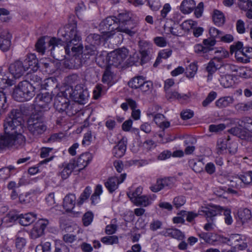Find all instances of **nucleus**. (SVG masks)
Segmentation results:
<instances>
[{
    "label": "nucleus",
    "instance_id": "1",
    "mask_svg": "<svg viewBox=\"0 0 252 252\" xmlns=\"http://www.w3.org/2000/svg\"><path fill=\"white\" fill-rule=\"evenodd\" d=\"M58 38L52 37L50 39L47 47L45 45L44 37L38 39L35 45L36 51L41 55L44 54L46 50L50 51L55 59L60 60L55 52L56 49L59 48V45H63L65 52L68 55L70 54V49L73 52L80 50L81 47L79 45L80 34L77 30V21L74 16L70 17L68 24L58 30Z\"/></svg>",
    "mask_w": 252,
    "mask_h": 252
},
{
    "label": "nucleus",
    "instance_id": "2",
    "mask_svg": "<svg viewBox=\"0 0 252 252\" xmlns=\"http://www.w3.org/2000/svg\"><path fill=\"white\" fill-rule=\"evenodd\" d=\"M23 114L20 109H12L4 120V133L0 136V149H20L26 143L23 131Z\"/></svg>",
    "mask_w": 252,
    "mask_h": 252
},
{
    "label": "nucleus",
    "instance_id": "3",
    "mask_svg": "<svg viewBox=\"0 0 252 252\" xmlns=\"http://www.w3.org/2000/svg\"><path fill=\"white\" fill-rule=\"evenodd\" d=\"M34 95L35 87L27 80L19 82L13 93V98L20 102L30 100Z\"/></svg>",
    "mask_w": 252,
    "mask_h": 252
},
{
    "label": "nucleus",
    "instance_id": "4",
    "mask_svg": "<svg viewBox=\"0 0 252 252\" xmlns=\"http://www.w3.org/2000/svg\"><path fill=\"white\" fill-rule=\"evenodd\" d=\"M28 129L34 137H37L43 134L47 129L43 115L35 113L31 116L27 122Z\"/></svg>",
    "mask_w": 252,
    "mask_h": 252
},
{
    "label": "nucleus",
    "instance_id": "5",
    "mask_svg": "<svg viewBox=\"0 0 252 252\" xmlns=\"http://www.w3.org/2000/svg\"><path fill=\"white\" fill-rule=\"evenodd\" d=\"M54 106L58 111L65 112L69 117L75 115L78 111L74 103L70 104L67 98L61 95H57L55 97Z\"/></svg>",
    "mask_w": 252,
    "mask_h": 252
},
{
    "label": "nucleus",
    "instance_id": "6",
    "mask_svg": "<svg viewBox=\"0 0 252 252\" xmlns=\"http://www.w3.org/2000/svg\"><path fill=\"white\" fill-rule=\"evenodd\" d=\"M116 20H118V32H125L129 35H133L134 32L132 30L135 27V23L131 20V13L129 11H125L119 13Z\"/></svg>",
    "mask_w": 252,
    "mask_h": 252
},
{
    "label": "nucleus",
    "instance_id": "7",
    "mask_svg": "<svg viewBox=\"0 0 252 252\" xmlns=\"http://www.w3.org/2000/svg\"><path fill=\"white\" fill-rule=\"evenodd\" d=\"M100 31L103 36L109 38L115 33V30L118 31L116 24V17L110 16L103 20L99 25Z\"/></svg>",
    "mask_w": 252,
    "mask_h": 252
},
{
    "label": "nucleus",
    "instance_id": "8",
    "mask_svg": "<svg viewBox=\"0 0 252 252\" xmlns=\"http://www.w3.org/2000/svg\"><path fill=\"white\" fill-rule=\"evenodd\" d=\"M53 96L48 92L38 94L35 97L36 108L39 114L48 111L50 109V104Z\"/></svg>",
    "mask_w": 252,
    "mask_h": 252
},
{
    "label": "nucleus",
    "instance_id": "9",
    "mask_svg": "<svg viewBox=\"0 0 252 252\" xmlns=\"http://www.w3.org/2000/svg\"><path fill=\"white\" fill-rule=\"evenodd\" d=\"M128 53V50L125 48L114 51L109 54V64L118 67L123 63L127 57Z\"/></svg>",
    "mask_w": 252,
    "mask_h": 252
},
{
    "label": "nucleus",
    "instance_id": "10",
    "mask_svg": "<svg viewBox=\"0 0 252 252\" xmlns=\"http://www.w3.org/2000/svg\"><path fill=\"white\" fill-rule=\"evenodd\" d=\"M89 94L88 90L84 89L81 85H76L73 89H72L70 93V96L75 102L81 104L87 103Z\"/></svg>",
    "mask_w": 252,
    "mask_h": 252
},
{
    "label": "nucleus",
    "instance_id": "11",
    "mask_svg": "<svg viewBox=\"0 0 252 252\" xmlns=\"http://www.w3.org/2000/svg\"><path fill=\"white\" fill-rule=\"evenodd\" d=\"M80 40H81V38L80 37ZM80 41H79V45L81 47L80 50H78L77 52H73L71 49H70V52L75 53V55L80 51H82L81 57L80 58L81 63H85L88 59H89L91 57H94L97 53V51L96 50V47L95 46H93V45H86L85 46L84 49L83 50V46L80 44Z\"/></svg>",
    "mask_w": 252,
    "mask_h": 252
},
{
    "label": "nucleus",
    "instance_id": "12",
    "mask_svg": "<svg viewBox=\"0 0 252 252\" xmlns=\"http://www.w3.org/2000/svg\"><path fill=\"white\" fill-rule=\"evenodd\" d=\"M222 207L216 205H208L205 207H202L199 210L200 215H204L208 221L209 220H213L214 218L218 215L221 214Z\"/></svg>",
    "mask_w": 252,
    "mask_h": 252
},
{
    "label": "nucleus",
    "instance_id": "13",
    "mask_svg": "<svg viewBox=\"0 0 252 252\" xmlns=\"http://www.w3.org/2000/svg\"><path fill=\"white\" fill-rule=\"evenodd\" d=\"M126 174H120L119 177L114 176L109 178L104 185L110 193H112L118 188L119 184L123 182L126 179Z\"/></svg>",
    "mask_w": 252,
    "mask_h": 252
},
{
    "label": "nucleus",
    "instance_id": "14",
    "mask_svg": "<svg viewBox=\"0 0 252 252\" xmlns=\"http://www.w3.org/2000/svg\"><path fill=\"white\" fill-rule=\"evenodd\" d=\"M176 181L175 179L172 177H166L163 179L158 180L156 184L150 187L151 190L157 192L164 188H171L173 186Z\"/></svg>",
    "mask_w": 252,
    "mask_h": 252
},
{
    "label": "nucleus",
    "instance_id": "15",
    "mask_svg": "<svg viewBox=\"0 0 252 252\" xmlns=\"http://www.w3.org/2000/svg\"><path fill=\"white\" fill-rule=\"evenodd\" d=\"M48 223L49 221L47 220H39L31 231V238L35 239L40 237L43 234Z\"/></svg>",
    "mask_w": 252,
    "mask_h": 252
},
{
    "label": "nucleus",
    "instance_id": "16",
    "mask_svg": "<svg viewBox=\"0 0 252 252\" xmlns=\"http://www.w3.org/2000/svg\"><path fill=\"white\" fill-rule=\"evenodd\" d=\"M8 69L10 73L15 78H19L27 71L23 62L20 60H17L10 64Z\"/></svg>",
    "mask_w": 252,
    "mask_h": 252
},
{
    "label": "nucleus",
    "instance_id": "17",
    "mask_svg": "<svg viewBox=\"0 0 252 252\" xmlns=\"http://www.w3.org/2000/svg\"><path fill=\"white\" fill-rule=\"evenodd\" d=\"M93 155L89 152H85L82 154L77 160V169L75 171L80 172L85 168L92 160Z\"/></svg>",
    "mask_w": 252,
    "mask_h": 252
},
{
    "label": "nucleus",
    "instance_id": "18",
    "mask_svg": "<svg viewBox=\"0 0 252 252\" xmlns=\"http://www.w3.org/2000/svg\"><path fill=\"white\" fill-rule=\"evenodd\" d=\"M12 35L7 31L2 32L0 35V49L7 52L11 45Z\"/></svg>",
    "mask_w": 252,
    "mask_h": 252
},
{
    "label": "nucleus",
    "instance_id": "19",
    "mask_svg": "<svg viewBox=\"0 0 252 252\" xmlns=\"http://www.w3.org/2000/svg\"><path fill=\"white\" fill-rule=\"evenodd\" d=\"M23 63L27 70L29 68L32 70H36L38 68V60L34 54H28Z\"/></svg>",
    "mask_w": 252,
    "mask_h": 252
},
{
    "label": "nucleus",
    "instance_id": "20",
    "mask_svg": "<svg viewBox=\"0 0 252 252\" xmlns=\"http://www.w3.org/2000/svg\"><path fill=\"white\" fill-rule=\"evenodd\" d=\"M126 139L123 138L119 141L118 144L115 146L112 150V153L116 158H120L125 154L126 149Z\"/></svg>",
    "mask_w": 252,
    "mask_h": 252
},
{
    "label": "nucleus",
    "instance_id": "21",
    "mask_svg": "<svg viewBox=\"0 0 252 252\" xmlns=\"http://www.w3.org/2000/svg\"><path fill=\"white\" fill-rule=\"evenodd\" d=\"M76 198L74 194L68 193L65 196L63 199V206L67 212L72 211L76 204Z\"/></svg>",
    "mask_w": 252,
    "mask_h": 252
},
{
    "label": "nucleus",
    "instance_id": "22",
    "mask_svg": "<svg viewBox=\"0 0 252 252\" xmlns=\"http://www.w3.org/2000/svg\"><path fill=\"white\" fill-rule=\"evenodd\" d=\"M165 96L168 100L171 101L176 99L186 100L191 96V94L189 92L186 94H181L176 91H169L165 92Z\"/></svg>",
    "mask_w": 252,
    "mask_h": 252
},
{
    "label": "nucleus",
    "instance_id": "23",
    "mask_svg": "<svg viewBox=\"0 0 252 252\" xmlns=\"http://www.w3.org/2000/svg\"><path fill=\"white\" fill-rule=\"evenodd\" d=\"M156 196L155 194L149 195H142L135 199L133 202L136 206H142L147 207L152 204V202L156 199Z\"/></svg>",
    "mask_w": 252,
    "mask_h": 252
},
{
    "label": "nucleus",
    "instance_id": "24",
    "mask_svg": "<svg viewBox=\"0 0 252 252\" xmlns=\"http://www.w3.org/2000/svg\"><path fill=\"white\" fill-rule=\"evenodd\" d=\"M206 70L208 72V80H212L213 74L217 70H219L220 74L224 73L221 71L220 64H216L213 61H210L207 63L206 67Z\"/></svg>",
    "mask_w": 252,
    "mask_h": 252
},
{
    "label": "nucleus",
    "instance_id": "25",
    "mask_svg": "<svg viewBox=\"0 0 252 252\" xmlns=\"http://www.w3.org/2000/svg\"><path fill=\"white\" fill-rule=\"evenodd\" d=\"M219 80L221 85L224 88H229L235 84L234 76L230 74L220 73Z\"/></svg>",
    "mask_w": 252,
    "mask_h": 252
},
{
    "label": "nucleus",
    "instance_id": "26",
    "mask_svg": "<svg viewBox=\"0 0 252 252\" xmlns=\"http://www.w3.org/2000/svg\"><path fill=\"white\" fill-rule=\"evenodd\" d=\"M36 219V215L33 213L20 214L19 223L23 226H28L32 223Z\"/></svg>",
    "mask_w": 252,
    "mask_h": 252
},
{
    "label": "nucleus",
    "instance_id": "27",
    "mask_svg": "<svg viewBox=\"0 0 252 252\" xmlns=\"http://www.w3.org/2000/svg\"><path fill=\"white\" fill-rule=\"evenodd\" d=\"M195 6L193 0H184L180 5V10L184 14H189L193 10Z\"/></svg>",
    "mask_w": 252,
    "mask_h": 252
},
{
    "label": "nucleus",
    "instance_id": "28",
    "mask_svg": "<svg viewBox=\"0 0 252 252\" xmlns=\"http://www.w3.org/2000/svg\"><path fill=\"white\" fill-rule=\"evenodd\" d=\"M233 97L230 96L221 97L215 102V105L219 108H223L229 106L234 102Z\"/></svg>",
    "mask_w": 252,
    "mask_h": 252
},
{
    "label": "nucleus",
    "instance_id": "29",
    "mask_svg": "<svg viewBox=\"0 0 252 252\" xmlns=\"http://www.w3.org/2000/svg\"><path fill=\"white\" fill-rule=\"evenodd\" d=\"M237 216L242 224L247 222L252 217L251 211L247 208H241L238 210Z\"/></svg>",
    "mask_w": 252,
    "mask_h": 252
},
{
    "label": "nucleus",
    "instance_id": "30",
    "mask_svg": "<svg viewBox=\"0 0 252 252\" xmlns=\"http://www.w3.org/2000/svg\"><path fill=\"white\" fill-rule=\"evenodd\" d=\"M103 192L102 186L97 185L95 188L93 194L91 196V204L95 205L99 203L100 200V196Z\"/></svg>",
    "mask_w": 252,
    "mask_h": 252
},
{
    "label": "nucleus",
    "instance_id": "31",
    "mask_svg": "<svg viewBox=\"0 0 252 252\" xmlns=\"http://www.w3.org/2000/svg\"><path fill=\"white\" fill-rule=\"evenodd\" d=\"M35 174H24L19 179V186L26 185L29 184L36 182L38 177H35Z\"/></svg>",
    "mask_w": 252,
    "mask_h": 252
},
{
    "label": "nucleus",
    "instance_id": "32",
    "mask_svg": "<svg viewBox=\"0 0 252 252\" xmlns=\"http://www.w3.org/2000/svg\"><path fill=\"white\" fill-rule=\"evenodd\" d=\"M243 46V43L241 41H238L231 45L230 47V53L232 54L235 52V57L237 58L238 61L241 62L243 61V58L239 57L238 55L239 54V53H241L242 49L244 48Z\"/></svg>",
    "mask_w": 252,
    "mask_h": 252
},
{
    "label": "nucleus",
    "instance_id": "33",
    "mask_svg": "<svg viewBox=\"0 0 252 252\" xmlns=\"http://www.w3.org/2000/svg\"><path fill=\"white\" fill-rule=\"evenodd\" d=\"M92 192L91 188L90 186L86 187L77 200V205L78 206H81L86 200L88 199Z\"/></svg>",
    "mask_w": 252,
    "mask_h": 252
},
{
    "label": "nucleus",
    "instance_id": "34",
    "mask_svg": "<svg viewBox=\"0 0 252 252\" xmlns=\"http://www.w3.org/2000/svg\"><path fill=\"white\" fill-rule=\"evenodd\" d=\"M165 235L179 240H182L185 237L184 234L180 230L176 228L167 229Z\"/></svg>",
    "mask_w": 252,
    "mask_h": 252
},
{
    "label": "nucleus",
    "instance_id": "35",
    "mask_svg": "<svg viewBox=\"0 0 252 252\" xmlns=\"http://www.w3.org/2000/svg\"><path fill=\"white\" fill-rule=\"evenodd\" d=\"M53 150V148H48V147H42L40 149V156L41 158H46L42 161H40V164H46L49 161H51L53 158L54 156H52L49 158H47L49 155V153L52 152Z\"/></svg>",
    "mask_w": 252,
    "mask_h": 252
},
{
    "label": "nucleus",
    "instance_id": "36",
    "mask_svg": "<svg viewBox=\"0 0 252 252\" xmlns=\"http://www.w3.org/2000/svg\"><path fill=\"white\" fill-rule=\"evenodd\" d=\"M213 19L217 26H221L225 22V17L222 12L218 10H215L213 15Z\"/></svg>",
    "mask_w": 252,
    "mask_h": 252
},
{
    "label": "nucleus",
    "instance_id": "37",
    "mask_svg": "<svg viewBox=\"0 0 252 252\" xmlns=\"http://www.w3.org/2000/svg\"><path fill=\"white\" fill-rule=\"evenodd\" d=\"M144 80L145 78L144 77L141 76H137L130 80L128 82V85L129 87L132 89H140Z\"/></svg>",
    "mask_w": 252,
    "mask_h": 252
},
{
    "label": "nucleus",
    "instance_id": "38",
    "mask_svg": "<svg viewBox=\"0 0 252 252\" xmlns=\"http://www.w3.org/2000/svg\"><path fill=\"white\" fill-rule=\"evenodd\" d=\"M14 81L10 79L6 75L0 73V90H3L9 86H12L14 84Z\"/></svg>",
    "mask_w": 252,
    "mask_h": 252
},
{
    "label": "nucleus",
    "instance_id": "39",
    "mask_svg": "<svg viewBox=\"0 0 252 252\" xmlns=\"http://www.w3.org/2000/svg\"><path fill=\"white\" fill-rule=\"evenodd\" d=\"M241 124L239 125L243 126L245 129L252 133V118L250 117H243L240 120Z\"/></svg>",
    "mask_w": 252,
    "mask_h": 252
},
{
    "label": "nucleus",
    "instance_id": "40",
    "mask_svg": "<svg viewBox=\"0 0 252 252\" xmlns=\"http://www.w3.org/2000/svg\"><path fill=\"white\" fill-rule=\"evenodd\" d=\"M86 41L89 43V45H93L96 47L100 43L101 36L98 34L91 33L87 37Z\"/></svg>",
    "mask_w": 252,
    "mask_h": 252
},
{
    "label": "nucleus",
    "instance_id": "41",
    "mask_svg": "<svg viewBox=\"0 0 252 252\" xmlns=\"http://www.w3.org/2000/svg\"><path fill=\"white\" fill-rule=\"evenodd\" d=\"M221 71L223 74H229L233 72H237L238 67L234 64L230 63H221L220 64Z\"/></svg>",
    "mask_w": 252,
    "mask_h": 252
},
{
    "label": "nucleus",
    "instance_id": "42",
    "mask_svg": "<svg viewBox=\"0 0 252 252\" xmlns=\"http://www.w3.org/2000/svg\"><path fill=\"white\" fill-rule=\"evenodd\" d=\"M178 215H181L186 217V220L189 222H191L193 221L194 219L196 218L198 215H200L199 214V210L198 213H195L194 212H187L186 211H181L178 214Z\"/></svg>",
    "mask_w": 252,
    "mask_h": 252
},
{
    "label": "nucleus",
    "instance_id": "43",
    "mask_svg": "<svg viewBox=\"0 0 252 252\" xmlns=\"http://www.w3.org/2000/svg\"><path fill=\"white\" fill-rule=\"evenodd\" d=\"M143 189L141 187H137L134 191H129L127 193V195L130 199L134 202L137 198L140 197L142 193Z\"/></svg>",
    "mask_w": 252,
    "mask_h": 252
},
{
    "label": "nucleus",
    "instance_id": "44",
    "mask_svg": "<svg viewBox=\"0 0 252 252\" xmlns=\"http://www.w3.org/2000/svg\"><path fill=\"white\" fill-rule=\"evenodd\" d=\"M113 79V73L110 70V67L107 66L102 76V81L103 83L109 84Z\"/></svg>",
    "mask_w": 252,
    "mask_h": 252
},
{
    "label": "nucleus",
    "instance_id": "45",
    "mask_svg": "<svg viewBox=\"0 0 252 252\" xmlns=\"http://www.w3.org/2000/svg\"><path fill=\"white\" fill-rule=\"evenodd\" d=\"M198 67L197 63H191L187 68L186 75L188 78H192L196 74Z\"/></svg>",
    "mask_w": 252,
    "mask_h": 252
},
{
    "label": "nucleus",
    "instance_id": "46",
    "mask_svg": "<svg viewBox=\"0 0 252 252\" xmlns=\"http://www.w3.org/2000/svg\"><path fill=\"white\" fill-rule=\"evenodd\" d=\"M101 242L106 245L117 244L119 242L118 237L115 235L107 236L101 238Z\"/></svg>",
    "mask_w": 252,
    "mask_h": 252
},
{
    "label": "nucleus",
    "instance_id": "47",
    "mask_svg": "<svg viewBox=\"0 0 252 252\" xmlns=\"http://www.w3.org/2000/svg\"><path fill=\"white\" fill-rule=\"evenodd\" d=\"M139 45L140 46V52H151L152 51V45L149 42L140 41Z\"/></svg>",
    "mask_w": 252,
    "mask_h": 252
},
{
    "label": "nucleus",
    "instance_id": "48",
    "mask_svg": "<svg viewBox=\"0 0 252 252\" xmlns=\"http://www.w3.org/2000/svg\"><path fill=\"white\" fill-rule=\"evenodd\" d=\"M94 218V214L91 211L85 213L82 217V221L84 226H88L91 224Z\"/></svg>",
    "mask_w": 252,
    "mask_h": 252
},
{
    "label": "nucleus",
    "instance_id": "49",
    "mask_svg": "<svg viewBox=\"0 0 252 252\" xmlns=\"http://www.w3.org/2000/svg\"><path fill=\"white\" fill-rule=\"evenodd\" d=\"M217 94L214 91H211L209 93L205 100L202 102V105L204 107L209 105L217 97Z\"/></svg>",
    "mask_w": 252,
    "mask_h": 252
},
{
    "label": "nucleus",
    "instance_id": "50",
    "mask_svg": "<svg viewBox=\"0 0 252 252\" xmlns=\"http://www.w3.org/2000/svg\"><path fill=\"white\" fill-rule=\"evenodd\" d=\"M20 214H18L16 212H9L5 217V220L9 222H13L17 220H19L20 222Z\"/></svg>",
    "mask_w": 252,
    "mask_h": 252
},
{
    "label": "nucleus",
    "instance_id": "51",
    "mask_svg": "<svg viewBox=\"0 0 252 252\" xmlns=\"http://www.w3.org/2000/svg\"><path fill=\"white\" fill-rule=\"evenodd\" d=\"M238 74L241 77L250 78L252 77V70L248 68L242 67L239 69Z\"/></svg>",
    "mask_w": 252,
    "mask_h": 252
},
{
    "label": "nucleus",
    "instance_id": "52",
    "mask_svg": "<svg viewBox=\"0 0 252 252\" xmlns=\"http://www.w3.org/2000/svg\"><path fill=\"white\" fill-rule=\"evenodd\" d=\"M224 216V220L225 223L227 225H230L233 222L232 218L231 216V210L228 208H222L221 213Z\"/></svg>",
    "mask_w": 252,
    "mask_h": 252
},
{
    "label": "nucleus",
    "instance_id": "53",
    "mask_svg": "<svg viewBox=\"0 0 252 252\" xmlns=\"http://www.w3.org/2000/svg\"><path fill=\"white\" fill-rule=\"evenodd\" d=\"M203 43L205 48H208L207 49L209 52L214 49L213 47L216 44V40L213 38H208L203 40Z\"/></svg>",
    "mask_w": 252,
    "mask_h": 252
},
{
    "label": "nucleus",
    "instance_id": "54",
    "mask_svg": "<svg viewBox=\"0 0 252 252\" xmlns=\"http://www.w3.org/2000/svg\"><path fill=\"white\" fill-rule=\"evenodd\" d=\"M242 240V237L240 235L238 234H233L230 236L227 241L229 245L234 246L239 243V242Z\"/></svg>",
    "mask_w": 252,
    "mask_h": 252
},
{
    "label": "nucleus",
    "instance_id": "55",
    "mask_svg": "<svg viewBox=\"0 0 252 252\" xmlns=\"http://www.w3.org/2000/svg\"><path fill=\"white\" fill-rule=\"evenodd\" d=\"M64 137V135L63 133H54L51 134L50 137L48 138L47 142L48 143L59 142Z\"/></svg>",
    "mask_w": 252,
    "mask_h": 252
},
{
    "label": "nucleus",
    "instance_id": "56",
    "mask_svg": "<svg viewBox=\"0 0 252 252\" xmlns=\"http://www.w3.org/2000/svg\"><path fill=\"white\" fill-rule=\"evenodd\" d=\"M148 5L153 11H158L161 7L160 0H148Z\"/></svg>",
    "mask_w": 252,
    "mask_h": 252
},
{
    "label": "nucleus",
    "instance_id": "57",
    "mask_svg": "<svg viewBox=\"0 0 252 252\" xmlns=\"http://www.w3.org/2000/svg\"><path fill=\"white\" fill-rule=\"evenodd\" d=\"M194 112L190 109L183 110L180 113L181 118L183 120H187L192 118L193 117Z\"/></svg>",
    "mask_w": 252,
    "mask_h": 252
},
{
    "label": "nucleus",
    "instance_id": "58",
    "mask_svg": "<svg viewBox=\"0 0 252 252\" xmlns=\"http://www.w3.org/2000/svg\"><path fill=\"white\" fill-rule=\"evenodd\" d=\"M8 107L5 94L2 92L0 93V110L3 112Z\"/></svg>",
    "mask_w": 252,
    "mask_h": 252
},
{
    "label": "nucleus",
    "instance_id": "59",
    "mask_svg": "<svg viewBox=\"0 0 252 252\" xmlns=\"http://www.w3.org/2000/svg\"><path fill=\"white\" fill-rule=\"evenodd\" d=\"M252 2L251 0H239L238 5L240 9L246 11Z\"/></svg>",
    "mask_w": 252,
    "mask_h": 252
},
{
    "label": "nucleus",
    "instance_id": "60",
    "mask_svg": "<svg viewBox=\"0 0 252 252\" xmlns=\"http://www.w3.org/2000/svg\"><path fill=\"white\" fill-rule=\"evenodd\" d=\"M235 109L239 113L248 111L247 102H239L234 105Z\"/></svg>",
    "mask_w": 252,
    "mask_h": 252
},
{
    "label": "nucleus",
    "instance_id": "61",
    "mask_svg": "<svg viewBox=\"0 0 252 252\" xmlns=\"http://www.w3.org/2000/svg\"><path fill=\"white\" fill-rule=\"evenodd\" d=\"M26 244V240L22 237H17L15 240V246L17 249L21 251L24 248Z\"/></svg>",
    "mask_w": 252,
    "mask_h": 252
},
{
    "label": "nucleus",
    "instance_id": "62",
    "mask_svg": "<svg viewBox=\"0 0 252 252\" xmlns=\"http://www.w3.org/2000/svg\"><path fill=\"white\" fill-rule=\"evenodd\" d=\"M236 27L237 32L240 34L245 33L246 29L245 27V23L241 19H239L237 21L236 24Z\"/></svg>",
    "mask_w": 252,
    "mask_h": 252
},
{
    "label": "nucleus",
    "instance_id": "63",
    "mask_svg": "<svg viewBox=\"0 0 252 252\" xmlns=\"http://www.w3.org/2000/svg\"><path fill=\"white\" fill-rule=\"evenodd\" d=\"M153 87V83L150 81H144L141 86L140 88V90L143 93L150 92Z\"/></svg>",
    "mask_w": 252,
    "mask_h": 252
},
{
    "label": "nucleus",
    "instance_id": "64",
    "mask_svg": "<svg viewBox=\"0 0 252 252\" xmlns=\"http://www.w3.org/2000/svg\"><path fill=\"white\" fill-rule=\"evenodd\" d=\"M185 202V198L182 196L176 197L174 198L173 200V204L177 208H178L184 205Z\"/></svg>",
    "mask_w": 252,
    "mask_h": 252
}]
</instances>
